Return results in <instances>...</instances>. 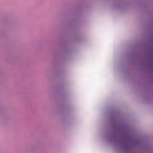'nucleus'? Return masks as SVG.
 I'll return each mask as SVG.
<instances>
[{"label":"nucleus","mask_w":153,"mask_h":153,"mask_svg":"<svg viewBox=\"0 0 153 153\" xmlns=\"http://www.w3.org/2000/svg\"><path fill=\"white\" fill-rule=\"evenodd\" d=\"M115 124H116V122H115Z\"/></svg>","instance_id":"nucleus-1"}]
</instances>
